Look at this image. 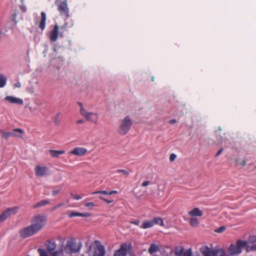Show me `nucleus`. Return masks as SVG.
<instances>
[{
    "instance_id": "412c9836",
    "label": "nucleus",
    "mask_w": 256,
    "mask_h": 256,
    "mask_svg": "<svg viewBox=\"0 0 256 256\" xmlns=\"http://www.w3.org/2000/svg\"><path fill=\"white\" fill-rule=\"evenodd\" d=\"M153 222L152 220H145L140 226V228L144 229L152 228L154 226Z\"/></svg>"
},
{
    "instance_id": "13d9d810",
    "label": "nucleus",
    "mask_w": 256,
    "mask_h": 256,
    "mask_svg": "<svg viewBox=\"0 0 256 256\" xmlns=\"http://www.w3.org/2000/svg\"><path fill=\"white\" fill-rule=\"evenodd\" d=\"M218 130H220V131H221V130H222V129H221L220 126H219V127H218Z\"/></svg>"
},
{
    "instance_id": "4be33fe9",
    "label": "nucleus",
    "mask_w": 256,
    "mask_h": 256,
    "mask_svg": "<svg viewBox=\"0 0 256 256\" xmlns=\"http://www.w3.org/2000/svg\"><path fill=\"white\" fill-rule=\"evenodd\" d=\"M50 203V202L48 200H42L39 202H38L36 203V204H34L32 206V208H36L39 207H41L42 206H45L46 204H49Z\"/></svg>"
},
{
    "instance_id": "f257e3e1",
    "label": "nucleus",
    "mask_w": 256,
    "mask_h": 256,
    "mask_svg": "<svg viewBox=\"0 0 256 256\" xmlns=\"http://www.w3.org/2000/svg\"><path fill=\"white\" fill-rule=\"evenodd\" d=\"M81 247L80 243H77L75 238H70L66 242L64 250L67 254H72L80 251Z\"/></svg>"
},
{
    "instance_id": "c9c22d12",
    "label": "nucleus",
    "mask_w": 256,
    "mask_h": 256,
    "mask_svg": "<svg viewBox=\"0 0 256 256\" xmlns=\"http://www.w3.org/2000/svg\"><path fill=\"white\" fill-rule=\"evenodd\" d=\"M182 256H192V254L190 250H187L184 252Z\"/></svg>"
},
{
    "instance_id": "9d476101",
    "label": "nucleus",
    "mask_w": 256,
    "mask_h": 256,
    "mask_svg": "<svg viewBox=\"0 0 256 256\" xmlns=\"http://www.w3.org/2000/svg\"><path fill=\"white\" fill-rule=\"evenodd\" d=\"M18 210V207L7 208L0 215V222H4L11 214H16Z\"/></svg>"
},
{
    "instance_id": "3c124183",
    "label": "nucleus",
    "mask_w": 256,
    "mask_h": 256,
    "mask_svg": "<svg viewBox=\"0 0 256 256\" xmlns=\"http://www.w3.org/2000/svg\"><path fill=\"white\" fill-rule=\"evenodd\" d=\"M246 164V162L245 160H244L241 163L242 166H244Z\"/></svg>"
},
{
    "instance_id": "37998d69",
    "label": "nucleus",
    "mask_w": 256,
    "mask_h": 256,
    "mask_svg": "<svg viewBox=\"0 0 256 256\" xmlns=\"http://www.w3.org/2000/svg\"><path fill=\"white\" fill-rule=\"evenodd\" d=\"M150 182L148 180L144 181L142 184L141 186L144 187L150 184Z\"/></svg>"
},
{
    "instance_id": "72a5a7b5",
    "label": "nucleus",
    "mask_w": 256,
    "mask_h": 256,
    "mask_svg": "<svg viewBox=\"0 0 256 256\" xmlns=\"http://www.w3.org/2000/svg\"><path fill=\"white\" fill-rule=\"evenodd\" d=\"M109 192H108L106 190H99V191H96L94 192H92V194H108Z\"/></svg>"
},
{
    "instance_id": "ddd939ff",
    "label": "nucleus",
    "mask_w": 256,
    "mask_h": 256,
    "mask_svg": "<svg viewBox=\"0 0 256 256\" xmlns=\"http://www.w3.org/2000/svg\"><path fill=\"white\" fill-rule=\"evenodd\" d=\"M59 27L58 24L54 26V29L50 32V39L51 42H56L58 38Z\"/></svg>"
},
{
    "instance_id": "423d86ee",
    "label": "nucleus",
    "mask_w": 256,
    "mask_h": 256,
    "mask_svg": "<svg viewBox=\"0 0 256 256\" xmlns=\"http://www.w3.org/2000/svg\"><path fill=\"white\" fill-rule=\"evenodd\" d=\"M47 250L52 256H59L62 254L63 250H56V244L54 241L47 240L46 242Z\"/></svg>"
},
{
    "instance_id": "e433bc0d",
    "label": "nucleus",
    "mask_w": 256,
    "mask_h": 256,
    "mask_svg": "<svg viewBox=\"0 0 256 256\" xmlns=\"http://www.w3.org/2000/svg\"><path fill=\"white\" fill-rule=\"evenodd\" d=\"M99 198L100 200H102L104 201L105 202H106L107 204H110V203H111V202H113V200H108V199H106L104 198L102 196H99Z\"/></svg>"
},
{
    "instance_id": "a878e982",
    "label": "nucleus",
    "mask_w": 256,
    "mask_h": 256,
    "mask_svg": "<svg viewBox=\"0 0 256 256\" xmlns=\"http://www.w3.org/2000/svg\"><path fill=\"white\" fill-rule=\"evenodd\" d=\"M6 78L2 74H0V88H3L6 84Z\"/></svg>"
},
{
    "instance_id": "a19ab883",
    "label": "nucleus",
    "mask_w": 256,
    "mask_h": 256,
    "mask_svg": "<svg viewBox=\"0 0 256 256\" xmlns=\"http://www.w3.org/2000/svg\"><path fill=\"white\" fill-rule=\"evenodd\" d=\"M61 190V188H60L59 189L57 190H54L52 191V195L53 196H56L58 193L60 192V191Z\"/></svg>"
},
{
    "instance_id": "39448f33",
    "label": "nucleus",
    "mask_w": 256,
    "mask_h": 256,
    "mask_svg": "<svg viewBox=\"0 0 256 256\" xmlns=\"http://www.w3.org/2000/svg\"><path fill=\"white\" fill-rule=\"evenodd\" d=\"M46 218L45 216L40 214H36L32 219V225L36 228L38 232L44 226Z\"/></svg>"
},
{
    "instance_id": "bf43d9fd",
    "label": "nucleus",
    "mask_w": 256,
    "mask_h": 256,
    "mask_svg": "<svg viewBox=\"0 0 256 256\" xmlns=\"http://www.w3.org/2000/svg\"><path fill=\"white\" fill-rule=\"evenodd\" d=\"M254 250H256V248H254Z\"/></svg>"
},
{
    "instance_id": "20e7f679",
    "label": "nucleus",
    "mask_w": 256,
    "mask_h": 256,
    "mask_svg": "<svg viewBox=\"0 0 256 256\" xmlns=\"http://www.w3.org/2000/svg\"><path fill=\"white\" fill-rule=\"evenodd\" d=\"M55 4L58 8V10L61 16L68 18L70 16L69 9L68 7L67 0L63 1L61 0H56Z\"/></svg>"
},
{
    "instance_id": "f3484780",
    "label": "nucleus",
    "mask_w": 256,
    "mask_h": 256,
    "mask_svg": "<svg viewBox=\"0 0 256 256\" xmlns=\"http://www.w3.org/2000/svg\"><path fill=\"white\" fill-rule=\"evenodd\" d=\"M40 15L41 19L38 24V27L42 30H44L46 27V13L44 12L40 13Z\"/></svg>"
},
{
    "instance_id": "cd10ccee",
    "label": "nucleus",
    "mask_w": 256,
    "mask_h": 256,
    "mask_svg": "<svg viewBox=\"0 0 256 256\" xmlns=\"http://www.w3.org/2000/svg\"><path fill=\"white\" fill-rule=\"evenodd\" d=\"M215 252L214 256H225L226 252L223 250H214Z\"/></svg>"
},
{
    "instance_id": "6e6d98bb",
    "label": "nucleus",
    "mask_w": 256,
    "mask_h": 256,
    "mask_svg": "<svg viewBox=\"0 0 256 256\" xmlns=\"http://www.w3.org/2000/svg\"><path fill=\"white\" fill-rule=\"evenodd\" d=\"M151 80H152V82H154V77L152 76Z\"/></svg>"
},
{
    "instance_id": "864d4df0",
    "label": "nucleus",
    "mask_w": 256,
    "mask_h": 256,
    "mask_svg": "<svg viewBox=\"0 0 256 256\" xmlns=\"http://www.w3.org/2000/svg\"><path fill=\"white\" fill-rule=\"evenodd\" d=\"M16 86L18 87H20V83L18 82V83L16 84Z\"/></svg>"
},
{
    "instance_id": "8fccbe9b",
    "label": "nucleus",
    "mask_w": 256,
    "mask_h": 256,
    "mask_svg": "<svg viewBox=\"0 0 256 256\" xmlns=\"http://www.w3.org/2000/svg\"><path fill=\"white\" fill-rule=\"evenodd\" d=\"M16 13H14L13 14H12V20H14V21H16Z\"/></svg>"
},
{
    "instance_id": "c03bdc74",
    "label": "nucleus",
    "mask_w": 256,
    "mask_h": 256,
    "mask_svg": "<svg viewBox=\"0 0 256 256\" xmlns=\"http://www.w3.org/2000/svg\"><path fill=\"white\" fill-rule=\"evenodd\" d=\"M130 222L132 224L138 226L140 224V221L138 220H136L134 221H131Z\"/></svg>"
},
{
    "instance_id": "79ce46f5",
    "label": "nucleus",
    "mask_w": 256,
    "mask_h": 256,
    "mask_svg": "<svg viewBox=\"0 0 256 256\" xmlns=\"http://www.w3.org/2000/svg\"><path fill=\"white\" fill-rule=\"evenodd\" d=\"M176 158V155L174 154H172L170 155V160L172 162L174 161Z\"/></svg>"
},
{
    "instance_id": "a18cd8bd",
    "label": "nucleus",
    "mask_w": 256,
    "mask_h": 256,
    "mask_svg": "<svg viewBox=\"0 0 256 256\" xmlns=\"http://www.w3.org/2000/svg\"><path fill=\"white\" fill-rule=\"evenodd\" d=\"M118 191L117 190H112V191H110L109 192H108V195H112V194H118Z\"/></svg>"
},
{
    "instance_id": "b1692460",
    "label": "nucleus",
    "mask_w": 256,
    "mask_h": 256,
    "mask_svg": "<svg viewBox=\"0 0 256 256\" xmlns=\"http://www.w3.org/2000/svg\"><path fill=\"white\" fill-rule=\"evenodd\" d=\"M158 250V246L156 244H152L148 252L150 254H152Z\"/></svg>"
},
{
    "instance_id": "aec40b11",
    "label": "nucleus",
    "mask_w": 256,
    "mask_h": 256,
    "mask_svg": "<svg viewBox=\"0 0 256 256\" xmlns=\"http://www.w3.org/2000/svg\"><path fill=\"white\" fill-rule=\"evenodd\" d=\"M49 152L52 158H58L60 154H64L65 152L64 150H50Z\"/></svg>"
},
{
    "instance_id": "1a4fd4ad",
    "label": "nucleus",
    "mask_w": 256,
    "mask_h": 256,
    "mask_svg": "<svg viewBox=\"0 0 256 256\" xmlns=\"http://www.w3.org/2000/svg\"><path fill=\"white\" fill-rule=\"evenodd\" d=\"M38 232V230L31 224L22 230L20 232V234L22 238H26L32 236Z\"/></svg>"
},
{
    "instance_id": "bb28decb",
    "label": "nucleus",
    "mask_w": 256,
    "mask_h": 256,
    "mask_svg": "<svg viewBox=\"0 0 256 256\" xmlns=\"http://www.w3.org/2000/svg\"><path fill=\"white\" fill-rule=\"evenodd\" d=\"M184 253V248L182 247L176 248L174 250V254L176 256H182Z\"/></svg>"
},
{
    "instance_id": "4c0bfd02",
    "label": "nucleus",
    "mask_w": 256,
    "mask_h": 256,
    "mask_svg": "<svg viewBox=\"0 0 256 256\" xmlns=\"http://www.w3.org/2000/svg\"><path fill=\"white\" fill-rule=\"evenodd\" d=\"M225 229H226V227H224V226H220L216 230H215V232H218V233H220V232H222Z\"/></svg>"
},
{
    "instance_id": "4d7b16f0",
    "label": "nucleus",
    "mask_w": 256,
    "mask_h": 256,
    "mask_svg": "<svg viewBox=\"0 0 256 256\" xmlns=\"http://www.w3.org/2000/svg\"><path fill=\"white\" fill-rule=\"evenodd\" d=\"M218 142H223V140L222 139L220 140Z\"/></svg>"
},
{
    "instance_id": "7c9ffc66",
    "label": "nucleus",
    "mask_w": 256,
    "mask_h": 256,
    "mask_svg": "<svg viewBox=\"0 0 256 256\" xmlns=\"http://www.w3.org/2000/svg\"><path fill=\"white\" fill-rule=\"evenodd\" d=\"M116 172V173H122L125 177H128L130 174L128 170L122 169L117 170Z\"/></svg>"
},
{
    "instance_id": "dca6fc26",
    "label": "nucleus",
    "mask_w": 256,
    "mask_h": 256,
    "mask_svg": "<svg viewBox=\"0 0 256 256\" xmlns=\"http://www.w3.org/2000/svg\"><path fill=\"white\" fill-rule=\"evenodd\" d=\"M36 174L38 176H44L47 170V168L46 166H37L34 168Z\"/></svg>"
},
{
    "instance_id": "2eb2a0df",
    "label": "nucleus",
    "mask_w": 256,
    "mask_h": 256,
    "mask_svg": "<svg viewBox=\"0 0 256 256\" xmlns=\"http://www.w3.org/2000/svg\"><path fill=\"white\" fill-rule=\"evenodd\" d=\"M105 254V250L104 246L99 244L96 246L94 252V256H104Z\"/></svg>"
},
{
    "instance_id": "9b49d317",
    "label": "nucleus",
    "mask_w": 256,
    "mask_h": 256,
    "mask_svg": "<svg viewBox=\"0 0 256 256\" xmlns=\"http://www.w3.org/2000/svg\"><path fill=\"white\" fill-rule=\"evenodd\" d=\"M127 252L128 245L126 244H123L118 250L115 251L114 256H126Z\"/></svg>"
},
{
    "instance_id": "6e6552de",
    "label": "nucleus",
    "mask_w": 256,
    "mask_h": 256,
    "mask_svg": "<svg viewBox=\"0 0 256 256\" xmlns=\"http://www.w3.org/2000/svg\"><path fill=\"white\" fill-rule=\"evenodd\" d=\"M24 131L22 128H14L13 129L11 132H6L2 130H0V134H1L2 138L5 140H8L10 137H20L19 134H23Z\"/></svg>"
},
{
    "instance_id": "6ab92c4d",
    "label": "nucleus",
    "mask_w": 256,
    "mask_h": 256,
    "mask_svg": "<svg viewBox=\"0 0 256 256\" xmlns=\"http://www.w3.org/2000/svg\"><path fill=\"white\" fill-rule=\"evenodd\" d=\"M189 216H202V212L198 208H193L188 212Z\"/></svg>"
},
{
    "instance_id": "f03ea898",
    "label": "nucleus",
    "mask_w": 256,
    "mask_h": 256,
    "mask_svg": "<svg viewBox=\"0 0 256 256\" xmlns=\"http://www.w3.org/2000/svg\"><path fill=\"white\" fill-rule=\"evenodd\" d=\"M247 244L246 241L238 240L236 244L230 245L228 252L230 255H238L242 252V248L246 246Z\"/></svg>"
},
{
    "instance_id": "49530a36",
    "label": "nucleus",
    "mask_w": 256,
    "mask_h": 256,
    "mask_svg": "<svg viewBox=\"0 0 256 256\" xmlns=\"http://www.w3.org/2000/svg\"><path fill=\"white\" fill-rule=\"evenodd\" d=\"M84 122V121L83 120H79L76 121L77 124H82Z\"/></svg>"
},
{
    "instance_id": "09e8293b",
    "label": "nucleus",
    "mask_w": 256,
    "mask_h": 256,
    "mask_svg": "<svg viewBox=\"0 0 256 256\" xmlns=\"http://www.w3.org/2000/svg\"><path fill=\"white\" fill-rule=\"evenodd\" d=\"M222 150H223L222 148H220V150H218V152H217V153L216 154V156H217L218 155H220L222 152Z\"/></svg>"
},
{
    "instance_id": "5fc2aeb1",
    "label": "nucleus",
    "mask_w": 256,
    "mask_h": 256,
    "mask_svg": "<svg viewBox=\"0 0 256 256\" xmlns=\"http://www.w3.org/2000/svg\"><path fill=\"white\" fill-rule=\"evenodd\" d=\"M256 237L255 236H250V238H252L254 240H256Z\"/></svg>"
},
{
    "instance_id": "603ef678",
    "label": "nucleus",
    "mask_w": 256,
    "mask_h": 256,
    "mask_svg": "<svg viewBox=\"0 0 256 256\" xmlns=\"http://www.w3.org/2000/svg\"><path fill=\"white\" fill-rule=\"evenodd\" d=\"M78 105L80 106V109L82 108H83V106H82V104L81 102H78Z\"/></svg>"
},
{
    "instance_id": "f8f14e48",
    "label": "nucleus",
    "mask_w": 256,
    "mask_h": 256,
    "mask_svg": "<svg viewBox=\"0 0 256 256\" xmlns=\"http://www.w3.org/2000/svg\"><path fill=\"white\" fill-rule=\"evenodd\" d=\"M87 152V149L84 148L76 147L72 151H70L69 153L75 156H83Z\"/></svg>"
},
{
    "instance_id": "0eeeda50",
    "label": "nucleus",
    "mask_w": 256,
    "mask_h": 256,
    "mask_svg": "<svg viewBox=\"0 0 256 256\" xmlns=\"http://www.w3.org/2000/svg\"><path fill=\"white\" fill-rule=\"evenodd\" d=\"M80 114L84 116L88 121L96 124L98 120V114L96 112H88L84 108L80 110Z\"/></svg>"
},
{
    "instance_id": "f704fd0d",
    "label": "nucleus",
    "mask_w": 256,
    "mask_h": 256,
    "mask_svg": "<svg viewBox=\"0 0 256 256\" xmlns=\"http://www.w3.org/2000/svg\"><path fill=\"white\" fill-rule=\"evenodd\" d=\"M64 206V203H60L58 204L57 205H56V206H54L51 210L52 211H54V210H56L57 208H58L60 207V206Z\"/></svg>"
},
{
    "instance_id": "5701e85b",
    "label": "nucleus",
    "mask_w": 256,
    "mask_h": 256,
    "mask_svg": "<svg viewBox=\"0 0 256 256\" xmlns=\"http://www.w3.org/2000/svg\"><path fill=\"white\" fill-rule=\"evenodd\" d=\"M202 254L204 256H214V250H211L209 248L206 247L204 250Z\"/></svg>"
},
{
    "instance_id": "a211bd4d",
    "label": "nucleus",
    "mask_w": 256,
    "mask_h": 256,
    "mask_svg": "<svg viewBox=\"0 0 256 256\" xmlns=\"http://www.w3.org/2000/svg\"><path fill=\"white\" fill-rule=\"evenodd\" d=\"M5 100L12 104H23V101L22 100L12 96H7L6 97Z\"/></svg>"
},
{
    "instance_id": "4468645a",
    "label": "nucleus",
    "mask_w": 256,
    "mask_h": 256,
    "mask_svg": "<svg viewBox=\"0 0 256 256\" xmlns=\"http://www.w3.org/2000/svg\"><path fill=\"white\" fill-rule=\"evenodd\" d=\"M67 214L70 218L74 216L88 217L91 216V214L88 212L82 213L74 211H68L67 212Z\"/></svg>"
},
{
    "instance_id": "de8ad7c7",
    "label": "nucleus",
    "mask_w": 256,
    "mask_h": 256,
    "mask_svg": "<svg viewBox=\"0 0 256 256\" xmlns=\"http://www.w3.org/2000/svg\"><path fill=\"white\" fill-rule=\"evenodd\" d=\"M176 122V119H172L169 121V123L170 124H174Z\"/></svg>"
},
{
    "instance_id": "ea45409f",
    "label": "nucleus",
    "mask_w": 256,
    "mask_h": 256,
    "mask_svg": "<svg viewBox=\"0 0 256 256\" xmlns=\"http://www.w3.org/2000/svg\"><path fill=\"white\" fill-rule=\"evenodd\" d=\"M71 195L73 196V198L76 200H80L82 197L80 195H74L72 193H71Z\"/></svg>"
},
{
    "instance_id": "58836bf2",
    "label": "nucleus",
    "mask_w": 256,
    "mask_h": 256,
    "mask_svg": "<svg viewBox=\"0 0 256 256\" xmlns=\"http://www.w3.org/2000/svg\"><path fill=\"white\" fill-rule=\"evenodd\" d=\"M58 118H59V114H58L56 116V118H55V120H54V123L56 125H58L60 124V121L59 120Z\"/></svg>"
},
{
    "instance_id": "7ed1b4c3",
    "label": "nucleus",
    "mask_w": 256,
    "mask_h": 256,
    "mask_svg": "<svg viewBox=\"0 0 256 256\" xmlns=\"http://www.w3.org/2000/svg\"><path fill=\"white\" fill-rule=\"evenodd\" d=\"M132 121L129 116H125L120 124L118 132L122 136L126 134L130 129L132 126Z\"/></svg>"
},
{
    "instance_id": "2f4dec72",
    "label": "nucleus",
    "mask_w": 256,
    "mask_h": 256,
    "mask_svg": "<svg viewBox=\"0 0 256 256\" xmlns=\"http://www.w3.org/2000/svg\"><path fill=\"white\" fill-rule=\"evenodd\" d=\"M38 252L40 254V256H48L46 252L42 248H38Z\"/></svg>"
},
{
    "instance_id": "c756f323",
    "label": "nucleus",
    "mask_w": 256,
    "mask_h": 256,
    "mask_svg": "<svg viewBox=\"0 0 256 256\" xmlns=\"http://www.w3.org/2000/svg\"><path fill=\"white\" fill-rule=\"evenodd\" d=\"M152 222H153L154 226L155 224H159L160 226H163L164 225L163 221L162 220L161 218H154L152 220Z\"/></svg>"
},
{
    "instance_id": "393cba45",
    "label": "nucleus",
    "mask_w": 256,
    "mask_h": 256,
    "mask_svg": "<svg viewBox=\"0 0 256 256\" xmlns=\"http://www.w3.org/2000/svg\"><path fill=\"white\" fill-rule=\"evenodd\" d=\"M68 24L66 22H65L63 26H61L60 28V35L61 37L64 36V34L65 31L68 30Z\"/></svg>"
},
{
    "instance_id": "473e14b6",
    "label": "nucleus",
    "mask_w": 256,
    "mask_h": 256,
    "mask_svg": "<svg viewBox=\"0 0 256 256\" xmlns=\"http://www.w3.org/2000/svg\"><path fill=\"white\" fill-rule=\"evenodd\" d=\"M84 206L89 210H92L95 206V204L93 202H89L84 204Z\"/></svg>"
},
{
    "instance_id": "c85d7f7f",
    "label": "nucleus",
    "mask_w": 256,
    "mask_h": 256,
    "mask_svg": "<svg viewBox=\"0 0 256 256\" xmlns=\"http://www.w3.org/2000/svg\"><path fill=\"white\" fill-rule=\"evenodd\" d=\"M190 222L192 226H198V222L196 218H190Z\"/></svg>"
}]
</instances>
